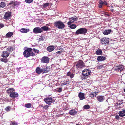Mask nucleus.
<instances>
[{"label": "nucleus", "instance_id": "obj_1", "mask_svg": "<svg viewBox=\"0 0 125 125\" xmlns=\"http://www.w3.org/2000/svg\"><path fill=\"white\" fill-rule=\"evenodd\" d=\"M32 49L31 48H28L24 52L23 55L24 56L26 57H28L30 56H34L35 54L31 51Z\"/></svg>", "mask_w": 125, "mask_h": 125}, {"label": "nucleus", "instance_id": "obj_2", "mask_svg": "<svg viewBox=\"0 0 125 125\" xmlns=\"http://www.w3.org/2000/svg\"><path fill=\"white\" fill-rule=\"evenodd\" d=\"M54 24V26L59 29H62L65 27V25L63 22L61 21H58L55 22Z\"/></svg>", "mask_w": 125, "mask_h": 125}, {"label": "nucleus", "instance_id": "obj_3", "mask_svg": "<svg viewBox=\"0 0 125 125\" xmlns=\"http://www.w3.org/2000/svg\"><path fill=\"white\" fill-rule=\"evenodd\" d=\"M87 32V30L85 28H80L75 32V34L77 35L79 34L85 35Z\"/></svg>", "mask_w": 125, "mask_h": 125}, {"label": "nucleus", "instance_id": "obj_4", "mask_svg": "<svg viewBox=\"0 0 125 125\" xmlns=\"http://www.w3.org/2000/svg\"><path fill=\"white\" fill-rule=\"evenodd\" d=\"M75 66L76 68L78 70L84 67L85 65L83 61L82 60H79L75 62Z\"/></svg>", "mask_w": 125, "mask_h": 125}, {"label": "nucleus", "instance_id": "obj_5", "mask_svg": "<svg viewBox=\"0 0 125 125\" xmlns=\"http://www.w3.org/2000/svg\"><path fill=\"white\" fill-rule=\"evenodd\" d=\"M45 102L48 105H50L51 103L54 102V101L52 100V97H47L44 99Z\"/></svg>", "mask_w": 125, "mask_h": 125}, {"label": "nucleus", "instance_id": "obj_6", "mask_svg": "<svg viewBox=\"0 0 125 125\" xmlns=\"http://www.w3.org/2000/svg\"><path fill=\"white\" fill-rule=\"evenodd\" d=\"M91 73L90 70L89 69H85L82 72V74L84 76H87L89 75Z\"/></svg>", "mask_w": 125, "mask_h": 125}, {"label": "nucleus", "instance_id": "obj_7", "mask_svg": "<svg viewBox=\"0 0 125 125\" xmlns=\"http://www.w3.org/2000/svg\"><path fill=\"white\" fill-rule=\"evenodd\" d=\"M42 31L41 28L38 27L34 28L33 30V32L36 34L41 33Z\"/></svg>", "mask_w": 125, "mask_h": 125}, {"label": "nucleus", "instance_id": "obj_8", "mask_svg": "<svg viewBox=\"0 0 125 125\" xmlns=\"http://www.w3.org/2000/svg\"><path fill=\"white\" fill-rule=\"evenodd\" d=\"M101 42L103 44H107L109 43V39L106 37H103L101 40Z\"/></svg>", "mask_w": 125, "mask_h": 125}, {"label": "nucleus", "instance_id": "obj_9", "mask_svg": "<svg viewBox=\"0 0 125 125\" xmlns=\"http://www.w3.org/2000/svg\"><path fill=\"white\" fill-rule=\"evenodd\" d=\"M9 52L8 51H3L1 56L3 57L6 58L8 57L9 55Z\"/></svg>", "mask_w": 125, "mask_h": 125}, {"label": "nucleus", "instance_id": "obj_10", "mask_svg": "<svg viewBox=\"0 0 125 125\" xmlns=\"http://www.w3.org/2000/svg\"><path fill=\"white\" fill-rule=\"evenodd\" d=\"M49 61V58L47 57L46 56L43 57L41 59V62L43 63H48Z\"/></svg>", "mask_w": 125, "mask_h": 125}, {"label": "nucleus", "instance_id": "obj_11", "mask_svg": "<svg viewBox=\"0 0 125 125\" xmlns=\"http://www.w3.org/2000/svg\"><path fill=\"white\" fill-rule=\"evenodd\" d=\"M124 68V66L122 65L117 66L115 68V70L116 71H121L123 70Z\"/></svg>", "mask_w": 125, "mask_h": 125}, {"label": "nucleus", "instance_id": "obj_12", "mask_svg": "<svg viewBox=\"0 0 125 125\" xmlns=\"http://www.w3.org/2000/svg\"><path fill=\"white\" fill-rule=\"evenodd\" d=\"M10 96L13 98H15L16 97H17L18 96V94L17 93L13 92L11 93L10 95Z\"/></svg>", "mask_w": 125, "mask_h": 125}, {"label": "nucleus", "instance_id": "obj_13", "mask_svg": "<svg viewBox=\"0 0 125 125\" xmlns=\"http://www.w3.org/2000/svg\"><path fill=\"white\" fill-rule=\"evenodd\" d=\"M20 3L19 2L16 1L15 2H13L12 1L11 2L9 3V5H12V6L14 7L15 6H17L20 4Z\"/></svg>", "mask_w": 125, "mask_h": 125}, {"label": "nucleus", "instance_id": "obj_14", "mask_svg": "<svg viewBox=\"0 0 125 125\" xmlns=\"http://www.w3.org/2000/svg\"><path fill=\"white\" fill-rule=\"evenodd\" d=\"M11 13H10L6 12L5 14L4 18V19H10V17L11 16Z\"/></svg>", "mask_w": 125, "mask_h": 125}, {"label": "nucleus", "instance_id": "obj_15", "mask_svg": "<svg viewBox=\"0 0 125 125\" xmlns=\"http://www.w3.org/2000/svg\"><path fill=\"white\" fill-rule=\"evenodd\" d=\"M97 99L99 102H102L104 100V96H98L97 97Z\"/></svg>", "mask_w": 125, "mask_h": 125}, {"label": "nucleus", "instance_id": "obj_16", "mask_svg": "<svg viewBox=\"0 0 125 125\" xmlns=\"http://www.w3.org/2000/svg\"><path fill=\"white\" fill-rule=\"evenodd\" d=\"M78 96L81 100H82L85 99L84 94L83 93H79L78 94Z\"/></svg>", "mask_w": 125, "mask_h": 125}, {"label": "nucleus", "instance_id": "obj_17", "mask_svg": "<svg viewBox=\"0 0 125 125\" xmlns=\"http://www.w3.org/2000/svg\"><path fill=\"white\" fill-rule=\"evenodd\" d=\"M119 114L121 117H123L125 116V109L119 112Z\"/></svg>", "mask_w": 125, "mask_h": 125}, {"label": "nucleus", "instance_id": "obj_18", "mask_svg": "<svg viewBox=\"0 0 125 125\" xmlns=\"http://www.w3.org/2000/svg\"><path fill=\"white\" fill-rule=\"evenodd\" d=\"M47 51L49 52H51L54 49V47L53 46H50L47 48Z\"/></svg>", "mask_w": 125, "mask_h": 125}, {"label": "nucleus", "instance_id": "obj_19", "mask_svg": "<svg viewBox=\"0 0 125 125\" xmlns=\"http://www.w3.org/2000/svg\"><path fill=\"white\" fill-rule=\"evenodd\" d=\"M29 31L30 30L29 29H26L24 28H21L20 30L21 32L23 33L28 32H29Z\"/></svg>", "mask_w": 125, "mask_h": 125}, {"label": "nucleus", "instance_id": "obj_20", "mask_svg": "<svg viewBox=\"0 0 125 125\" xmlns=\"http://www.w3.org/2000/svg\"><path fill=\"white\" fill-rule=\"evenodd\" d=\"M105 58L104 56H99L97 57V60L98 61H102L104 60Z\"/></svg>", "mask_w": 125, "mask_h": 125}, {"label": "nucleus", "instance_id": "obj_21", "mask_svg": "<svg viewBox=\"0 0 125 125\" xmlns=\"http://www.w3.org/2000/svg\"><path fill=\"white\" fill-rule=\"evenodd\" d=\"M77 113V112L74 109L70 110L69 112V114L72 115H74L76 114Z\"/></svg>", "mask_w": 125, "mask_h": 125}, {"label": "nucleus", "instance_id": "obj_22", "mask_svg": "<svg viewBox=\"0 0 125 125\" xmlns=\"http://www.w3.org/2000/svg\"><path fill=\"white\" fill-rule=\"evenodd\" d=\"M111 31V30L110 29L108 30L104 31L103 33L104 34L107 35L109 34Z\"/></svg>", "mask_w": 125, "mask_h": 125}, {"label": "nucleus", "instance_id": "obj_23", "mask_svg": "<svg viewBox=\"0 0 125 125\" xmlns=\"http://www.w3.org/2000/svg\"><path fill=\"white\" fill-rule=\"evenodd\" d=\"M42 69H41L39 67H38L36 68V71L37 73L40 74L41 73H42Z\"/></svg>", "mask_w": 125, "mask_h": 125}, {"label": "nucleus", "instance_id": "obj_24", "mask_svg": "<svg viewBox=\"0 0 125 125\" xmlns=\"http://www.w3.org/2000/svg\"><path fill=\"white\" fill-rule=\"evenodd\" d=\"M13 34L12 32H9L6 35V37L9 38L11 37Z\"/></svg>", "mask_w": 125, "mask_h": 125}, {"label": "nucleus", "instance_id": "obj_25", "mask_svg": "<svg viewBox=\"0 0 125 125\" xmlns=\"http://www.w3.org/2000/svg\"><path fill=\"white\" fill-rule=\"evenodd\" d=\"M96 53L97 55H101L102 53V51L101 49H98L96 52Z\"/></svg>", "mask_w": 125, "mask_h": 125}, {"label": "nucleus", "instance_id": "obj_26", "mask_svg": "<svg viewBox=\"0 0 125 125\" xmlns=\"http://www.w3.org/2000/svg\"><path fill=\"white\" fill-rule=\"evenodd\" d=\"M69 27L71 29H74L77 27L76 25L74 24H71L70 25H68Z\"/></svg>", "mask_w": 125, "mask_h": 125}, {"label": "nucleus", "instance_id": "obj_27", "mask_svg": "<svg viewBox=\"0 0 125 125\" xmlns=\"http://www.w3.org/2000/svg\"><path fill=\"white\" fill-rule=\"evenodd\" d=\"M63 82H61L62 83L61 84L62 85H66L69 84L70 82V81L69 80L66 81L63 83Z\"/></svg>", "mask_w": 125, "mask_h": 125}, {"label": "nucleus", "instance_id": "obj_28", "mask_svg": "<svg viewBox=\"0 0 125 125\" xmlns=\"http://www.w3.org/2000/svg\"><path fill=\"white\" fill-rule=\"evenodd\" d=\"M42 72L43 73H46L48 72V69L47 68H44L42 69Z\"/></svg>", "mask_w": 125, "mask_h": 125}, {"label": "nucleus", "instance_id": "obj_29", "mask_svg": "<svg viewBox=\"0 0 125 125\" xmlns=\"http://www.w3.org/2000/svg\"><path fill=\"white\" fill-rule=\"evenodd\" d=\"M14 91V90L13 88H10L8 90H7V91L8 93H12Z\"/></svg>", "mask_w": 125, "mask_h": 125}, {"label": "nucleus", "instance_id": "obj_30", "mask_svg": "<svg viewBox=\"0 0 125 125\" xmlns=\"http://www.w3.org/2000/svg\"><path fill=\"white\" fill-rule=\"evenodd\" d=\"M0 60V61L4 62L5 63L7 62L8 61V59L6 58H1Z\"/></svg>", "mask_w": 125, "mask_h": 125}, {"label": "nucleus", "instance_id": "obj_31", "mask_svg": "<svg viewBox=\"0 0 125 125\" xmlns=\"http://www.w3.org/2000/svg\"><path fill=\"white\" fill-rule=\"evenodd\" d=\"M41 29L44 31H47L48 30H49V28L46 26H44L42 27L41 28Z\"/></svg>", "mask_w": 125, "mask_h": 125}, {"label": "nucleus", "instance_id": "obj_32", "mask_svg": "<svg viewBox=\"0 0 125 125\" xmlns=\"http://www.w3.org/2000/svg\"><path fill=\"white\" fill-rule=\"evenodd\" d=\"M68 76H70L71 78H73L74 77V74L73 73H71L70 72H69L67 73Z\"/></svg>", "mask_w": 125, "mask_h": 125}, {"label": "nucleus", "instance_id": "obj_33", "mask_svg": "<svg viewBox=\"0 0 125 125\" xmlns=\"http://www.w3.org/2000/svg\"><path fill=\"white\" fill-rule=\"evenodd\" d=\"M69 20H70L67 23L68 25H70L71 24H72V23H74L75 22V21L71 19H69Z\"/></svg>", "mask_w": 125, "mask_h": 125}, {"label": "nucleus", "instance_id": "obj_34", "mask_svg": "<svg viewBox=\"0 0 125 125\" xmlns=\"http://www.w3.org/2000/svg\"><path fill=\"white\" fill-rule=\"evenodd\" d=\"M6 5L5 2H1L0 4V7L3 8L5 7Z\"/></svg>", "mask_w": 125, "mask_h": 125}, {"label": "nucleus", "instance_id": "obj_35", "mask_svg": "<svg viewBox=\"0 0 125 125\" xmlns=\"http://www.w3.org/2000/svg\"><path fill=\"white\" fill-rule=\"evenodd\" d=\"M78 18L76 17V16H75L73 17H71V18H69V19H70L72 20L73 21H77L78 20Z\"/></svg>", "mask_w": 125, "mask_h": 125}, {"label": "nucleus", "instance_id": "obj_36", "mask_svg": "<svg viewBox=\"0 0 125 125\" xmlns=\"http://www.w3.org/2000/svg\"><path fill=\"white\" fill-rule=\"evenodd\" d=\"M89 96L91 97H93L96 96V95L95 94V93L94 92L91 93L90 94Z\"/></svg>", "mask_w": 125, "mask_h": 125}, {"label": "nucleus", "instance_id": "obj_37", "mask_svg": "<svg viewBox=\"0 0 125 125\" xmlns=\"http://www.w3.org/2000/svg\"><path fill=\"white\" fill-rule=\"evenodd\" d=\"M24 106L25 107L27 108H30L31 106V104L30 103H28L25 104V105Z\"/></svg>", "mask_w": 125, "mask_h": 125}, {"label": "nucleus", "instance_id": "obj_38", "mask_svg": "<svg viewBox=\"0 0 125 125\" xmlns=\"http://www.w3.org/2000/svg\"><path fill=\"white\" fill-rule=\"evenodd\" d=\"M84 109H87L90 108V106L88 104H86L84 105L83 107Z\"/></svg>", "mask_w": 125, "mask_h": 125}, {"label": "nucleus", "instance_id": "obj_39", "mask_svg": "<svg viewBox=\"0 0 125 125\" xmlns=\"http://www.w3.org/2000/svg\"><path fill=\"white\" fill-rule=\"evenodd\" d=\"M49 3H45L42 5V7L44 8H46L49 6Z\"/></svg>", "mask_w": 125, "mask_h": 125}, {"label": "nucleus", "instance_id": "obj_40", "mask_svg": "<svg viewBox=\"0 0 125 125\" xmlns=\"http://www.w3.org/2000/svg\"><path fill=\"white\" fill-rule=\"evenodd\" d=\"M56 91L57 92L60 93L62 92V89L61 88H57L56 89Z\"/></svg>", "mask_w": 125, "mask_h": 125}, {"label": "nucleus", "instance_id": "obj_41", "mask_svg": "<svg viewBox=\"0 0 125 125\" xmlns=\"http://www.w3.org/2000/svg\"><path fill=\"white\" fill-rule=\"evenodd\" d=\"M13 50V48L12 47H10L7 49V50L9 51H12Z\"/></svg>", "mask_w": 125, "mask_h": 125}, {"label": "nucleus", "instance_id": "obj_42", "mask_svg": "<svg viewBox=\"0 0 125 125\" xmlns=\"http://www.w3.org/2000/svg\"><path fill=\"white\" fill-rule=\"evenodd\" d=\"M33 0H25V2L27 3H30L32 2Z\"/></svg>", "mask_w": 125, "mask_h": 125}, {"label": "nucleus", "instance_id": "obj_43", "mask_svg": "<svg viewBox=\"0 0 125 125\" xmlns=\"http://www.w3.org/2000/svg\"><path fill=\"white\" fill-rule=\"evenodd\" d=\"M10 108L9 106H8L7 107L5 108V110L7 111H10Z\"/></svg>", "mask_w": 125, "mask_h": 125}, {"label": "nucleus", "instance_id": "obj_44", "mask_svg": "<svg viewBox=\"0 0 125 125\" xmlns=\"http://www.w3.org/2000/svg\"><path fill=\"white\" fill-rule=\"evenodd\" d=\"M32 50L33 51L35 52L38 53L39 52V51L38 50H36L34 48L32 49Z\"/></svg>", "mask_w": 125, "mask_h": 125}, {"label": "nucleus", "instance_id": "obj_45", "mask_svg": "<svg viewBox=\"0 0 125 125\" xmlns=\"http://www.w3.org/2000/svg\"><path fill=\"white\" fill-rule=\"evenodd\" d=\"M17 124L15 121L11 122L10 125H17Z\"/></svg>", "mask_w": 125, "mask_h": 125}, {"label": "nucleus", "instance_id": "obj_46", "mask_svg": "<svg viewBox=\"0 0 125 125\" xmlns=\"http://www.w3.org/2000/svg\"><path fill=\"white\" fill-rule=\"evenodd\" d=\"M99 4H101L102 5L104 4V2L102 0H100L99 1Z\"/></svg>", "mask_w": 125, "mask_h": 125}, {"label": "nucleus", "instance_id": "obj_47", "mask_svg": "<svg viewBox=\"0 0 125 125\" xmlns=\"http://www.w3.org/2000/svg\"><path fill=\"white\" fill-rule=\"evenodd\" d=\"M103 65H100L98 66L97 67L98 69H100L101 68H102Z\"/></svg>", "mask_w": 125, "mask_h": 125}, {"label": "nucleus", "instance_id": "obj_48", "mask_svg": "<svg viewBox=\"0 0 125 125\" xmlns=\"http://www.w3.org/2000/svg\"><path fill=\"white\" fill-rule=\"evenodd\" d=\"M119 115H117L115 116V118L117 119H119Z\"/></svg>", "mask_w": 125, "mask_h": 125}, {"label": "nucleus", "instance_id": "obj_49", "mask_svg": "<svg viewBox=\"0 0 125 125\" xmlns=\"http://www.w3.org/2000/svg\"><path fill=\"white\" fill-rule=\"evenodd\" d=\"M48 107L49 106H48V105H46L43 108L44 109H47Z\"/></svg>", "mask_w": 125, "mask_h": 125}, {"label": "nucleus", "instance_id": "obj_50", "mask_svg": "<svg viewBox=\"0 0 125 125\" xmlns=\"http://www.w3.org/2000/svg\"><path fill=\"white\" fill-rule=\"evenodd\" d=\"M4 26L3 24L2 23L0 24V28H2Z\"/></svg>", "mask_w": 125, "mask_h": 125}, {"label": "nucleus", "instance_id": "obj_51", "mask_svg": "<svg viewBox=\"0 0 125 125\" xmlns=\"http://www.w3.org/2000/svg\"><path fill=\"white\" fill-rule=\"evenodd\" d=\"M39 40L40 41H43L44 40V39L43 37L40 38L39 39Z\"/></svg>", "mask_w": 125, "mask_h": 125}, {"label": "nucleus", "instance_id": "obj_52", "mask_svg": "<svg viewBox=\"0 0 125 125\" xmlns=\"http://www.w3.org/2000/svg\"><path fill=\"white\" fill-rule=\"evenodd\" d=\"M102 5L100 4L98 5V7L99 8H101L102 7Z\"/></svg>", "mask_w": 125, "mask_h": 125}, {"label": "nucleus", "instance_id": "obj_53", "mask_svg": "<svg viewBox=\"0 0 125 125\" xmlns=\"http://www.w3.org/2000/svg\"><path fill=\"white\" fill-rule=\"evenodd\" d=\"M62 52V51H59L57 52H56V53H58V54H60Z\"/></svg>", "mask_w": 125, "mask_h": 125}, {"label": "nucleus", "instance_id": "obj_54", "mask_svg": "<svg viewBox=\"0 0 125 125\" xmlns=\"http://www.w3.org/2000/svg\"><path fill=\"white\" fill-rule=\"evenodd\" d=\"M105 4V5H107V3L106 1H104V4Z\"/></svg>", "mask_w": 125, "mask_h": 125}, {"label": "nucleus", "instance_id": "obj_55", "mask_svg": "<svg viewBox=\"0 0 125 125\" xmlns=\"http://www.w3.org/2000/svg\"><path fill=\"white\" fill-rule=\"evenodd\" d=\"M94 93H95V95H97L98 94V92H94Z\"/></svg>", "mask_w": 125, "mask_h": 125}, {"label": "nucleus", "instance_id": "obj_56", "mask_svg": "<svg viewBox=\"0 0 125 125\" xmlns=\"http://www.w3.org/2000/svg\"><path fill=\"white\" fill-rule=\"evenodd\" d=\"M124 91L125 92V88L124 89Z\"/></svg>", "mask_w": 125, "mask_h": 125}, {"label": "nucleus", "instance_id": "obj_57", "mask_svg": "<svg viewBox=\"0 0 125 125\" xmlns=\"http://www.w3.org/2000/svg\"><path fill=\"white\" fill-rule=\"evenodd\" d=\"M76 125H79L78 124H77Z\"/></svg>", "mask_w": 125, "mask_h": 125}, {"label": "nucleus", "instance_id": "obj_58", "mask_svg": "<svg viewBox=\"0 0 125 125\" xmlns=\"http://www.w3.org/2000/svg\"><path fill=\"white\" fill-rule=\"evenodd\" d=\"M110 107H108V108H109Z\"/></svg>", "mask_w": 125, "mask_h": 125}, {"label": "nucleus", "instance_id": "obj_59", "mask_svg": "<svg viewBox=\"0 0 125 125\" xmlns=\"http://www.w3.org/2000/svg\"><path fill=\"white\" fill-rule=\"evenodd\" d=\"M116 104H118V103H116Z\"/></svg>", "mask_w": 125, "mask_h": 125}]
</instances>
